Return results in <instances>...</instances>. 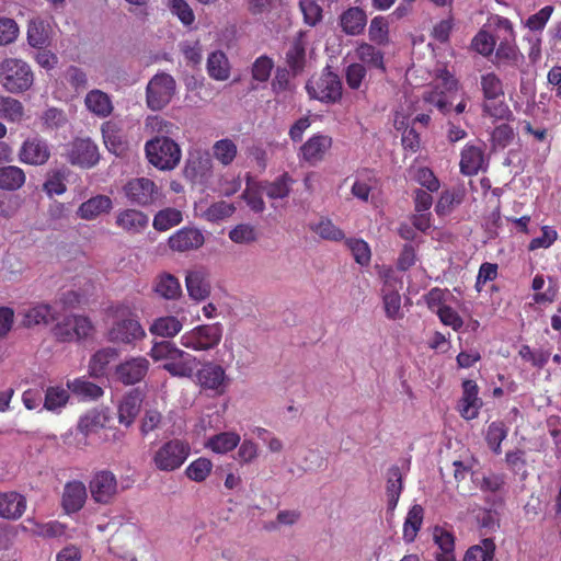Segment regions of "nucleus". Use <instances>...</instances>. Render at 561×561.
I'll use <instances>...</instances> for the list:
<instances>
[{"label":"nucleus","mask_w":561,"mask_h":561,"mask_svg":"<svg viewBox=\"0 0 561 561\" xmlns=\"http://www.w3.org/2000/svg\"><path fill=\"white\" fill-rule=\"evenodd\" d=\"M481 90L484 98L483 112L494 118L505 119L512 114L504 101H496L504 96L503 83L497 75L488 72L481 76Z\"/></svg>","instance_id":"6"},{"label":"nucleus","mask_w":561,"mask_h":561,"mask_svg":"<svg viewBox=\"0 0 561 561\" xmlns=\"http://www.w3.org/2000/svg\"><path fill=\"white\" fill-rule=\"evenodd\" d=\"M507 436V428L501 421L492 422L488 426L485 440L488 446L495 453H501V444Z\"/></svg>","instance_id":"57"},{"label":"nucleus","mask_w":561,"mask_h":561,"mask_svg":"<svg viewBox=\"0 0 561 561\" xmlns=\"http://www.w3.org/2000/svg\"><path fill=\"white\" fill-rule=\"evenodd\" d=\"M345 243L356 263L362 266H367L370 263L371 252L368 243L363 239L348 238L345 240Z\"/></svg>","instance_id":"56"},{"label":"nucleus","mask_w":561,"mask_h":561,"mask_svg":"<svg viewBox=\"0 0 561 561\" xmlns=\"http://www.w3.org/2000/svg\"><path fill=\"white\" fill-rule=\"evenodd\" d=\"M169 247L173 251L185 252L201 248L205 238L197 228L183 227L169 238Z\"/></svg>","instance_id":"22"},{"label":"nucleus","mask_w":561,"mask_h":561,"mask_svg":"<svg viewBox=\"0 0 561 561\" xmlns=\"http://www.w3.org/2000/svg\"><path fill=\"white\" fill-rule=\"evenodd\" d=\"M213 462L205 457L193 460L185 469L187 479L194 482H204L211 473Z\"/></svg>","instance_id":"50"},{"label":"nucleus","mask_w":561,"mask_h":561,"mask_svg":"<svg viewBox=\"0 0 561 561\" xmlns=\"http://www.w3.org/2000/svg\"><path fill=\"white\" fill-rule=\"evenodd\" d=\"M207 72L210 78L225 81L230 76V64L226 54L216 50L209 54L207 58Z\"/></svg>","instance_id":"40"},{"label":"nucleus","mask_w":561,"mask_h":561,"mask_svg":"<svg viewBox=\"0 0 561 561\" xmlns=\"http://www.w3.org/2000/svg\"><path fill=\"white\" fill-rule=\"evenodd\" d=\"M494 552V540L492 538H484L481 545L472 546L467 550L463 561H488L493 558Z\"/></svg>","instance_id":"51"},{"label":"nucleus","mask_w":561,"mask_h":561,"mask_svg":"<svg viewBox=\"0 0 561 561\" xmlns=\"http://www.w3.org/2000/svg\"><path fill=\"white\" fill-rule=\"evenodd\" d=\"M24 116L23 104L11 96L0 95V118L8 122H20Z\"/></svg>","instance_id":"49"},{"label":"nucleus","mask_w":561,"mask_h":561,"mask_svg":"<svg viewBox=\"0 0 561 561\" xmlns=\"http://www.w3.org/2000/svg\"><path fill=\"white\" fill-rule=\"evenodd\" d=\"M174 358L176 359L165 362L162 365V369L172 377L191 378L198 365L197 358L183 350H180V354L175 355Z\"/></svg>","instance_id":"26"},{"label":"nucleus","mask_w":561,"mask_h":561,"mask_svg":"<svg viewBox=\"0 0 561 561\" xmlns=\"http://www.w3.org/2000/svg\"><path fill=\"white\" fill-rule=\"evenodd\" d=\"M142 403V393L134 389L126 393L118 405V421L125 426H130L138 415Z\"/></svg>","instance_id":"30"},{"label":"nucleus","mask_w":561,"mask_h":561,"mask_svg":"<svg viewBox=\"0 0 561 561\" xmlns=\"http://www.w3.org/2000/svg\"><path fill=\"white\" fill-rule=\"evenodd\" d=\"M149 368L150 362L145 356H129L115 366L114 378L124 386H134L146 378Z\"/></svg>","instance_id":"13"},{"label":"nucleus","mask_w":561,"mask_h":561,"mask_svg":"<svg viewBox=\"0 0 561 561\" xmlns=\"http://www.w3.org/2000/svg\"><path fill=\"white\" fill-rule=\"evenodd\" d=\"M20 314L22 316L21 324L25 328L49 324L56 320V313L49 304H36L24 309Z\"/></svg>","instance_id":"28"},{"label":"nucleus","mask_w":561,"mask_h":561,"mask_svg":"<svg viewBox=\"0 0 561 561\" xmlns=\"http://www.w3.org/2000/svg\"><path fill=\"white\" fill-rule=\"evenodd\" d=\"M461 387L462 396L459 400V413L465 420H474L483 405V401L479 397V387L471 379L463 380Z\"/></svg>","instance_id":"20"},{"label":"nucleus","mask_w":561,"mask_h":561,"mask_svg":"<svg viewBox=\"0 0 561 561\" xmlns=\"http://www.w3.org/2000/svg\"><path fill=\"white\" fill-rule=\"evenodd\" d=\"M65 180V173L61 170H55L48 173V176L43 184V190L48 196L61 195L67 190Z\"/></svg>","instance_id":"63"},{"label":"nucleus","mask_w":561,"mask_h":561,"mask_svg":"<svg viewBox=\"0 0 561 561\" xmlns=\"http://www.w3.org/2000/svg\"><path fill=\"white\" fill-rule=\"evenodd\" d=\"M183 220L181 210L172 207H167L159 210L152 221V226L157 231H167L174 226H178Z\"/></svg>","instance_id":"44"},{"label":"nucleus","mask_w":561,"mask_h":561,"mask_svg":"<svg viewBox=\"0 0 561 561\" xmlns=\"http://www.w3.org/2000/svg\"><path fill=\"white\" fill-rule=\"evenodd\" d=\"M213 170V160L207 150L192 148L188 150L183 169L184 178L193 184L205 182Z\"/></svg>","instance_id":"11"},{"label":"nucleus","mask_w":561,"mask_h":561,"mask_svg":"<svg viewBox=\"0 0 561 561\" xmlns=\"http://www.w3.org/2000/svg\"><path fill=\"white\" fill-rule=\"evenodd\" d=\"M307 92L311 99L323 103H336L342 99V81L331 70L323 71L317 79H310L306 84Z\"/></svg>","instance_id":"8"},{"label":"nucleus","mask_w":561,"mask_h":561,"mask_svg":"<svg viewBox=\"0 0 561 561\" xmlns=\"http://www.w3.org/2000/svg\"><path fill=\"white\" fill-rule=\"evenodd\" d=\"M339 25L346 35H360L367 25V14L359 7H350L341 13Z\"/></svg>","instance_id":"24"},{"label":"nucleus","mask_w":561,"mask_h":561,"mask_svg":"<svg viewBox=\"0 0 561 561\" xmlns=\"http://www.w3.org/2000/svg\"><path fill=\"white\" fill-rule=\"evenodd\" d=\"M236 210L232 203L226 201H219L213 203L205 211L204 218L210 222H218L230 217Z\"/></svg>","instance_id":"59"},{"label":"nucleus","mask_w":561,"mask_h":561,"mask_svg":"<svg viewBox=\"0 0 561 561\" xmlns=\"http://www.w3.org/2000/svg\"><path fill=\"white\" fill-rule=\"evenodd\" d=\"M168 7L184 26L191 27L194 24L195 14L186 0H168Z\"/></svg>","instance_id":"58"},{"label":"nucleus","mask_w":561,"mask_h":561,"mask_svg":"<svg viewBox=\"0 0 561 561\" xmlns=\"http://www.w3.org/2000/svg\"><path fill=\"white\" fill-rule=\"evenodd\" d=\"M331 146L332 138L330 136L316 134L301 146L300 154L308 163L316 164L323 160Z\"/></svg>","instance_id":"23"},{"label":"nucleus","mask_w":561,"mask_h":561,"mask_svg":"<svg viewBox=\"0 0 561 561\" xmlns=\"http://www.w3.org/2000/svg\"><path fill=\"white\" fill-rule=\"evenodd\" d=\"M146 157L150 164L161 171L178 167L182 151L178 142L170 137H154L145 144Z\"/></svg>","instance_id":"4"},{"label":"nucleus","mask_w":561,"mask_h":561,"mask_svg":"<svg viewBox=\"0 0 561 561\" xmlns=\"http://www.w3.org/2000/svg\"><path fill=\"white\" fill-rule=\"evenodd\" d=\"M257 236L255 227L250 224H239L229 231V239L237 244H251Z\"/></svg>","instance_id":"61"},{"label":"nucleus","mask_w":561,"mask_h":561,"mask_svg":"<svg viewBox=\"0 0 561 561\" xmlns=\"http://www.w3.org/2000/svg\"><path fill=\"white\" fill-rule=\"evenodd\" d=\"M397 279L387 277L381 289L383 308L387 318L391 320L402 319L401 296L397 288Z\"/></svg>","instance_id":"27"},{"label":"nucleus","mask_w":561,"mask_h":561,"mask_svg":"<svg viewBox=\"0 0 561 561\" xmlns=\"http://www.w3.org/2000/svg\"><path fill=\"white\" fill-rule=\"evenodd\" d=\"M89 490L95 503L111 504L118 492L117 479L110 470L96 471L89 482Z\"/></svg>","instance_id":"14"},{"label":"nucleus","mask_w":561,"mask_h":561,"mask_svg":"<svg viewBox=\"0 0 561 561\" xmlns=\"http://www.w3.org/2000/svg\"><path fill=\"white\" fill-rule=\"evenodd\" d=\"M99 159L98 146L89 138H77L69 146L68 160L73 165L92 168Z\"/></svg>","instance_id":"18"},{"label":"nucleus","mask_w":561,"mask_h":561,"mask_svg":"<svg viewBox=\"0 0 561 561\" xmlns=\"http://www.w3.org/2000/svg\"><path fill=\"white\" fill-rule=\"evenodd\" d=\"M366 76L367 69L363 64L353 62L345 68V81L352 90H358Z\"/></svg>","instance_id":"64"},{"label":"nucleus","mask_w":561,"mask_h":561,"mask_svg":"<svg viewBox=\"0 0 561 561\" xmlns=\"http://www.w3.org/2000/svg\"><path fill=\"white\" fill-rule=\"evenodd\" d=\"M69 400L67 389L56 386L48 387L45 391L44 408L48 411H57L64 408Z\"/></svg>","instance_id":"53"},{"label":"nucleus","mask_w":561,"mask_h":561,"mask_svg":"<svg viewBox=\"0 0 561 561\" xmlns=\"http://www.w3.org/2000/svg\"><path fill=\"white\" fill-rule=\"evenodd\" d=\"M495 45V37L485 30H480L471 41V48L484 57H489L494 51Z\"/></svg>","instance_id":"60"},{"label":"nucleus","mask_w":561,"mask_h":561,"mask_svg":"<svg viewBox=\"0 0 561 561\" xmlns=\"http://www.w3.org/2000/svg\"><path fill=\"white\" fill-rule=\"evenodd\" d=\"M102 137L106 148L116 156H122L127 150V141L122 129L113 121H106L101 125Z\"/></svg>","instance_id":"32"},{"label":"nucleus","mask_w":561,"mask_h":561,"mask_svg":"<svg viewBox=\"0 0 561 561\" xmlns=\"http://www.w3.org/2000/svg\"><path fill=\"white\" fill-rule=\"evenodd\" d=\"M176 83L172 76L161 72L151 78L147 84V105L152 111L165 107L175 93Z\"/></svg>","instance_id":"10"},{"label":"nucleus","mask_w":561,"mask_h":561,"mask_svg":"<svg viewBox=\"0 0 561 561\" xmlns=\"http://www.w3.org/2000/svg\"><path fill=\"white\" fill-rule=\"evenodd\" d=\"M108 316L112 322L106 333L107 341L114 344L135 345L146 336L137 314L128 306H112Z\"/></svg>","instance_id":"1"},{"label":"nucleus","mask_w":561,"mask_h":561,"mask_svg":"<svg viewBox=\"0 0 561 561\" xmlns=\"http://www.w3.org/2000/svg\"><path fill=\"white\" fill-rule=\"evenodd\" d=\"M240 442V436L233 432H224L210 437L207 447L217 454H226L234 449Z\"/></svg>","instance_id":"45"},{"label":"nucleus","mask_w":561,"mask_h":561,"mask_svg":"<svg viewBox=\"0 0 561 561\" xmlns=\"http://www.w3.org/2000/svg\"><path fill=\"white\" fill-rule=\"evenodd\" d=\"M75 394L82 397L83 399H99L103 396V389L94 382L85 380L84 378H76L67 383Z\"/></svg>","instance_id":"47"},{"label":"nucleus","mask_w":561,"mask_h":561,"mask_svg":"<svg viewBox=\"0 0 561 561\" xmlns=\"http://www.w3.org/2000/svg\"><path fill=\"white\" fill-rule=\"evenodd\" d=\"M434 542L440 552L436 554L437 561H456L455 536L443 527L436 526L433 530Z\"/></svg>","instance_id":"35"},{"label":"nucleus","mask_w":561,"mask_h":561,"mask_svg":"<svg viewBox=\"0 0 561 561\" xmlns=\"http://www.w3.org/2000/svg\"><path fill=\"white\" fill-rule=\"evenodd\" d=\"M115 226L129 236L142 233L149 226V216L137 208H125L117 211Z\"/></svg>","instance_id":"19"},{"label":"nucleus","mask_w":561,"mask_h":561,"mask_svg":"<svg viewBox=\"0 0 561 561\" xmlns=\"http://www.w3.org/2000/svg\"><path fill=\"white\" fill-rule=\"evenodd\" d=\"M113 208L112 199L106 196L99 194L83 202L78 210L77 215L84 220H93L102 214H107Z\"/></svg>","instance_id":"31"},{"label":"nucleus","mask_w":561,"mask_h":561,"mask_svg":"<svg viewBox=\"0 0 561 561\" xmlns=\"http://www.w3.org/2000/svg\"><path fill=\"white\" fill-rule=\"evenodd\" d=\"M180 350L173 342L161 341L154 342L150 348L149 355L154 362L175 359L174 356L180 354Z\"/></svg>","instance_id":"62"},{"label":"nucleus","mask_w":561,"mask_h":561,"mask_svg":"<svg viewBox=\"0 0 561 561\" xmlns=\"http://www.w3.org/2000/svg\"><path fill=\"white\" fill-rule=\"evenodd\" d=\"M50 26L42 19H33L27 26V42L34 47L42 49L49 44Z\"/></svg>","instance_id":"39"},{"label":"nucleus","mask_w":561,"mask_h":561,"mask_svg":"<svg viewBox=\"0 0 561 561\" xmlns=\"http://www.w3.org/2000/svg\"><path fill=\"white\" fill-rule=\"evenodd\" d=\"M496 66L501 65L518 67L524 61V56L519 51L515 41L500 39L495 50Z\"/></svg>","instance_id":"34"},{"label":"nucleus","mask_w":561,"mask_h":561,"mask_svg":"<svg viewBox=\"0 0 561 561\" xmlns=\"http://www.w3.org/2000/svg\"><path fill=\"white\" fill-rule=\"evenodd\" d=\"M191 455V445L181 438H171L161 443L152 453L151 463L162 472L180 469Z\"/></svg>","instance_id":"3"},{"label":"nucleus","mask_w":561,"mask_h":561,"mask_svg":"<svg viewBox=\"0 0 561 561\" xmlns=\"http://www.w3.org/2000/svg\"><path fill=\"white\" fill-rule=\"evenodd\" d=\"M310 228L324 240L342 241L345 238L343 230L336 227L329 218H321L317 224H312Z\"/></svg>","instance_id":"52"},{"label":"nucleus","mask_w":561,"mask_h":561,"mask_svg":"<svg viewBox=\"0 0 561 561\" xmlns=\"http://www.w3.org/2000/svg\"><path fill=\"white\" fill-rule=\"evenodd\" d=\"M369 39L378 45L389 43V23L386 18L378 15L371 19L368 28Z\"/></svg>","instance_id":"54"},{"label":"nucleus","mask_w":561,"mask_h":561,"mask_svg":"<svg viewBox=\"0 0 561 561\" xmlns=\"http://www.w3.org/2000/svg\"><path fill=\"white\" fill-rule=\"evenodd\" d=\"M118 357V351L114 347H104L96 351L89 362V374L93 378L103 377L108 364Z\"/></svg>","instance_id":"37"},{"label":"nucleus","mask_w":561,"mask_h":561,"mask_svg":"<svg viewBox=\"0 0 561 561\" xmlns=\"http://www.w3.org/2000/svg\"><path fill=\"white\" fill-rule=\"evenodd\" d=\"M25 182L26 174L20 167H0V190L14 192L20 190L25 184Z\"/></svg>","instance_id":"38"},{"label":"nucleus","mask_w":561,"mask_h":561,"mask_svg":"<svg viewBox=\"0 0 561 561\" xmlns=\"http://www.w3.org/2000/svg\"><path fill=\"white\" fill-rule=\"evenodd\" d=\"M222 325L219 322L201 324L182 334L180 342L185 348L204 352L215 348L222 339Z\"/></svg>","instance_id":"7"},{"label":"nucleus","mask_w":561,"mask_h":561,"mask_svg":"<svg viewBox=\"0 0 561 561\" xmlns=\"http://www.w3.org/2000/svg\"><path fill=\"white\" fill-rule=\"evenodd\" d=\"M154 290L165 299H175L181 295V285L175 276L162 274L157 278Z\"/></svg>","instance_id":"48"},{"label":"nucleus","mask_w":561,"mask_h":561,"mask_svg":"<svg viewBox=\"0 0 561 561\" xmlns=\"http://www.w3.org/2000/svg\"><path fill=\"white\" fill-rule=\"evenodd\" d=\"M306 66V43L304 33L299 32L286 51V67L283 68V90L286 89L289 78L302 73Z\"/></svg>","instance_id":"15"},{"label":"nucleus","mask_w":561,"mask_h":561,"mask_svg":"<svg viewBox=\"0 0 561 561\" xmlns=\"http://www.w3.org/2000/svg\"><path fill=\"white\" fill-rule=\"evenodd\" d=\"M183 328L182 322L173 316H165L156 319L149 331L153 335L162 336V337H173L175 336Z\"/></svg>","instance_id":"42"},{"label":"nucleus","mask_w":561,"mask_h":561,"mask_svg":"<svg viewBox=\"0 0 561 561\" xmlns=\"http://www.w3.org/2000/svg\"><path fill=\"white\" fill-rule=\"evenodd\" d=\"M424 510L420 504H414L408 512L403 524V539L413 542L422 527Z\"/></svg>","instance_id":"41"},{"label":"nucleus","mask_w":561,"mask_h":561,"mask_svg":"<svg viewBox=\"0 0 561 561\" xmlns=\"http://www.w3.org/2000/svg\"><path fill=\"white\" fill-rule=\"evenodd\" d=\"M355 58L363 64L366 69H378L386 71L383 53L371 44L362 42L355 48Z\"/></svg>","instance_id":"33"},{"label":"nucleus","mask_w":561,"mask_h":561,"mask_svg":"<svg viewBox=\"0 0 561 561\" xmlns=\"http://www.w3.org/2000/svg\"><path fill=\"white\" fill-rule=\"evenodd\" d=\"M196 380L202 390L210 391L213 397L226 393L229 378L225 369L214 362H206L196 373Z\"/></svg>","instance_id":"12"},{"label":"nucleus","mask_w":561,"mask_h":561,"mask_svg":"<svg viewBox=\"0 0 561 561\" xmlns=\"http://www.w3.org/2000/svg\"><path fill=\"white\" fill-rule=\"evenodd\" d=\"M185 284L192 299L204 300L210 294V285L202 271L188 272L185 276Z\"/></svg>","instance_id":"36"},{"label":"nucleus","mask_w":561,"mask_h":561,"mask_svg":"<svg viewBox=\"0 0 561 561\" xmlns=\"http://www.w3.org/2000/svg\"><path fill=\"white\" fill-rule=\"evenodd\" d=\"M26 499L15 492H0V517L8 520H18L26 511Z\"/></svg>","instance_id":"25"},{"label":"nucleus","mask_w":561,"mask_h":561,"mask_svg":"<svg viewBox=\"0 0 561 561\" xmlns=\"http://www.w3.org/2000/svg\"><path fill=\"white\" fill-rule=\"evenodd\" d=\"M84 105L89 112L99 118H106L114 111L111 96L99 89H93L85 94Z\"/></svg>","instance_id":"29"},{"label":"nucleus","mask_w":561,"mask_h":561,"mask_svg":"<svg viewBox=\"0 0 561 561\" xmlns=\"http://www.w3.org/2000/svg\"><path fill=\"white\" fill-rule=\"evenodd\" d=\"M87 497V488L82 481H68L64 486L61 506L67 514L77 513L84 506Z\"/></svg>","instance_id":"21"},{"label":"nucleus","mask_w":561,"mask_h":561,"mask_svg":"<svg viewBox=\"0 0 561 561\" xmlns=\"http://www.w3.org/2000/svg\"><path fill=\"white\" fill-rule=\"evenodd\" d=\"M213 152L222 165H229L237 156V146L228 138L220 139L214 144Z\"/></svg>","instance_id":"55"},{"label":"nucleus","mask_w":561,"mask_h":561,"mask_svg":"<svg viewBox=\"0 0 561 561\" xmlns=\"http://www.w3.org/2000/svg\"><path fill=\"white\" fill-rule=\"evenodd\" d=\"M402 489L403 483L401 470L398 466H392L389 468L387 473V496L389 508L393 510L397 506Z\"/></svg>","instance_id":"43"},{"label":"nucleus","mask_w":561,"mask_h":561,"mask_svg":"<svg viewBox=\"0 0 561 561\" xmlns=\"http://www.w3.org/2000/svg\"><path fill=\"white\" fill-rule=\"evenodd\" d=\"M439 83L434 89L423 94V100L435 106L440 113L447 114L451 107V94L459 88L458 80L448 70L444 69L437 76Z\"/></svg>","instance_id":"9"},{"label":"nucleus","mask_w":561,"mask_h":561,"mask_svg":"<svg viewBox=\"0 0 561 561\" xmlns=\"http://www.w3.org/2000/svg\"><path fill=\"white\" fill-rule=\"evenodd\" d=\"M126 201L134 207L150 209L164 204L161 185L146 176L131 178L122 187Z\"/></svg>","instance_id":"2"},{"label":"nucleus","mask_w":561,"mask_h":561,"mask_svg":"<svg viewBox=\"0 0 561 561\" xmlns=\"http://www.w3.org/2000/svg\"><path fill=\"white\" fill-rule=\"evenodd\" d=\"M463 197L465 190L461 187L445 190L444 192H442L435 207L437 215L443 216L450 213L454 206L462 203Z\"/></svg>","instance_id":"46"},{"label":"nucleus","mask_w":561,"mask_h":561,"mask_svg":"<svg viewBox=\"0 0 561 561\" xmlns=\"http://www.w3.org/2000/svg\"><path fill=\"white\" fill-rule=\"evenodd\" d=\"M0 82L10 93L27 91L34 82L30 65L19 58H5L0 62Z\"/></svg>","instance_id":"5"},{"label":"nucleus","mask_w":561,"mask_h":561,"mask_svg":"<svg viewBox=\"0 0 561 561\" xmlns=\"http://www.w3.org/2000/svg\"><path fill=\"white\" fill-rule=\"evenodd\" d=\"M50 148L47 140L35 136L23 141L19 149V161L34 167H41L48 162Z\"/></svg>","instance_id":"17"},{"label":"nucleus","mask_w":561,"mask_h":561,"mask_svg":"<svg viewBox=\"0 0 561 561\" xmlns=\"http://www.w3.org/2000/svg\"><path fill=\"white\" fill-rule=\"evenodd\" d=\"M488 160L485 158V146L482 142H468L460 152L459 170L462 175L473 176L480 171H485Z\"/></svg>","instance_id":"16"}]
</instances>
